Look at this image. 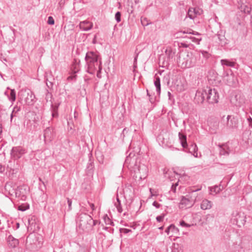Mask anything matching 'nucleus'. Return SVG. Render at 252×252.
Returning a JSON list of instances; mask_svg holds the SVG:
<instances>
[{
	"label": "nucleus",
	"instance_id": "obj_1",
	"mask_svg": "<svg viewBox=\"0 0 252 252\" xmlns=\"http://www.w3.org/2000/svg\"><path fill=\"white\" fill-rule=\"evenodd\" d=\"M85 59L87 65V71L90 74H94L98 69L96 75L97 77L100 78L102 66L101 61L98 62V56L94 52H88Z\"/></svg>",
	"mask_w": 252,
	"mask_h": 252
},
{
	"label": "nucleus",
	"instance_id": "obj_2",
	"mask_svg": "<svg viewBox=\"0 0 252 252\" xmlns=\"http://www.w3.org/2000/svg\"><path fill=\"white\" fill-rule=\"evenodd\" d=\"M78 226L84 231H88L93 227L94 220L86 213H81L78 217Z\"/></svg>",
	"mask_w": 252,
	"mask_h": 252
},
{
	"label": "nucleus",
	"instance_id": "obj_3",
	"mask_svg": "<svg viewBox=\"0 0 252 252\" xmlns=\"http://www.w3.org/2000/svg\"><path fill=\"white\" fill-rule=\"evenodd\" d=\"M206 95V100L210 104L216 103L218 102L219 95L217 90L215 89H211L210 88L205 90Z\"/></svg>",
	"mask_w": 252,
	"mask_h": 252
},
{
	"label": "nucleus",
	"instance_id": "obj_4",
	"mask_svg": "<svg viewBox=\"0 0 252 252\" xmlns=\"http://www.w3.org/2000/svg\"><path fill=\"white\" fill-rule=\"evenodd\" d=\"M20 96V99H23L28 105H32L34 102L35 95L30 90H22Z\"/></svg>",
	"mask_w": 252,
	"mask_h": 252
},
{
	"label": "nucleus",
	"instance_id": "obj_5",
	"mask_svg": "<svg viewBox=\"0 0 252 252\" xmlns=\"http://www.w3.org/2000/svg\"><path fill=\"white\" fill-rule=\"evenodd\" d=\"M137 169V171H135L136 174V177H138L140 179H145L148 173V167L144 164H139L138 166H136L134 167V170Z\"/></svg>",
	"mask_w": 252,
	"mask_h": 252
},
{
	"label": "nucleus",
	"instance_id": "obj_6",
	"mask_svg": "<svg viewBox=\"0 0 252 252\" xmlns=\"http://www.w3.org/2000/svg\"><path fill=\"white\" fill-rule=\"evenodd\" d=\"M43 136L45 143L51 142L55 136L54 128L48 127L44 130Z\"/></svg>",
	"mask_w": 252,
	"mask_h": 252
},
{
	"label": "nucleus",
	"instance_id": "obj_7",
	"mask_svg": "<svg viewBox=\"0 0 252 252\" xmlns=\"http://www.w3.org/2000/svg\"><path fill=\"white\" fill-rule=\"evenodd\" d=\"M26 153V150L22 147H14L11 150V155L15 159H17L22 157Z\"/></svg>",
	"mask_w": 252,
	"mask_h": 252
},
{
	"label": "nucleus",
	"instance_id": "obj_8",
	"mask_svg": "<svg viewBox=\"0 0 252 252\" xmlns=\"http://www.w3.org/2000/svg\"><path fill=\"white\" fill-rule=\"evenodd\" d=\"M37 220L36 218L32 216L28 219V230L31 232H34L39 229L38 224L37 223Z\"/></svg>",
	"mask_w": 252,
	"mask_h": 252
},
{
	"label": "nucleus",
	"instance_id": "obj_9",
	"mask_svg": "<svg viewBox=\"0 0 252 252\" xmlns=\"http://www.w3.org/2000/svg\"><path fill=\"white\" fill-rule=\"evenodd\" d=\"M206 93L205 90H198L196 91L195 96L194 97V102L197 104L202 103L206 100Z\"/></svg>",
	"mask_w": 252,
	"mask_h": 252
},
{
	"label": "nucleus",
	"instance_id": "obj_10",
	"mask_svg": "<svg viewBox=\"0 0 252 252\" xmlns=\"http://www.w3.org/2000/svg\"><path fill=\"white\" fill-rule=\"evenodd\" d=\"M194 1L192 0V4L194 6L190 7V19H193L197 15H200L203 13V10L197 5L194 4Z\"/></svg>",
	"mask_w": 252,
	"mask_h": 252
},
{
	"label": "nucleus",
	"instance_id": "obj_11",
	"mask_svg": "<svg viewBox=\"0 0 252 252\" xmlns=\"http://www.w3.org/2000/svg\"><path fill=\"white\" fill-rule=\"evenodd\" d=\"M226 126L228 129L235 128L237 127L238 121L233 116L228 115Z\"/></svg>",
	"mask_w": 252,
	"mask_h": 252
},
{
	"label": "nucleus",
	"instance_id": "obj_12",
	"mask_svg": "<svg viewBox=\"0 0 252 252\" xmlns=\"http://www.w3.org/2000/svg\"><path fill=\"white\" fill-rule=\"evenodd\" d=\"M190 34L194 36L190 35V40L195 44L197 45L199 44L200 41L202 40L201 34L190 29Z\"/></svg>",
	"mask_w": 252,
	"mask_h": 252
},
{
	"label": "nucleus",
	"instance_id": "obj_13",
	"mask_svg": "<svg viewBox=\"0 0 252 252\" xmlns=\"http://www.w3.org/2000/svg\"><path fill=\"white\" fill-rule=\"evenodd\" d=\"M37 241L36 238L32 235H29L26 239V245L29 249H34L35 243Z\"/></svg>",
	"mask_w": 252,
	"mask_h": 252
},
{
	"label": "nucleus",
	"instance_id": "obj_14",
	"mask_svg": "<svg viewBox=\"0 0 252 252\" xmlns=\"http://www.w3.org/2000/svg\"><path fill=\"white\" fill-rule=\"evenodd\" d=\"M80 61L77 59H74L71 65L70 70L72 73L76 74L80 70Z\"/></svg>",
	"mask_w": 252,
	"mask_h": 252
},
{
	"label": "nucleus",
	"instance_id": "obj_15",
	"mask_svg": "<svg viewBox=\"0 0 252 252\" xmlns=\"http://www.w3.org/2000/svg\"><path fill=\"white\" fill-rule=\"evenodd\" d=\"M238 8L241 12L245 14L249 13L251 9L249 4L248 3H244L243 0H241L240 2H239Z\"/></svg>",
	"mask_w": 252,
	"mask_h": 252
},
{
	"label": "nucleus",
	"instance_id": "obj_16",
	"mask_svg": "<svg viewBox=\"0 0 252 252\" xmlns=\"http://www.w3.org/2000/svg\"><path fill=\"white\" fill-rule=\"evenodd\" d=\"M179 139L180 142V143L184 149H188V145L187 141V136L186 134L182 132H179L178 134Z\"/></svg>",
	"mask_w": 252,
	"mask_h": 252
},
{
	"label": "nucleus",
	"instance_id": "obj_17",
	"mask_svg": "<svg viewBox=\"0 0 252 252\" xmlns=\"http://www.w3.org/2000/svg\"><path fill=\"white\" fill-rule=\"evenodd\" d=\"M79 26L83 31H88L92 28L93 24L89 21H84L80 22Z\"/></svg>",
	"mask_w": 252,
	"mask_h": 252
},
{
	"label": "nucleus",
	"instance_id": "obj_18",
	"mask_svg": "<svg viewBox=\"0 0 252 252\" xmlns=\"http://www.w3.org/2000/svg\"><path fill=\"white\" fill-rule=\"evenodd\" d=\"M8 245L12 248H16L18 246L19 240L14 238L12 235H9L7 238Z\"/></svg>",
	"mask_w": 252,
	"mask_h": 252
},
{
	"label": "nucleus",
	"instance_id": "obj_19",
	"mask_svg": "<svg viewBox=\"0 0 252 252\" xmlns=\"http://www.w3.org/2000/svg\"><path fill=\"white\" fill-rule=\"evenodd\" d=\"M136 159L137 157L135 156V154L130 153L126 158L125 165L129 167V164H131V160H132V162H136Z\"/></svg>",
	"mask_w": 252,
	"mask_h": 252
},
{
	"label": "nucleus",
	"instance_id": "obj_20",
	"mask_svg": "<svg viewBox=\"0 0 252 252\" xmlns=\"http://www.w3.org/2000/svg\"><path fill=\"white\" fill-rule=\"evenodd\" d=\"M189 204V198L185 196H182L179 204L180 209L184 210L188 208V205Z\"/></svg>",
	"mask_w": 252,
	"mask_h": 252
},
{
	"label": "nucleus",
	"instance_id": "obj_21",
	"mask_svg": "<svg viewBox=\"0 0 252 252\" xmlns=\"http://www.w3.org/2000/svg\"><path fill=\"white\" fill-rule=\"evenodd\" d=\"M208 126L211 133H216L219 127V123L217 121L208 122Z\"/></svg>",
	"mask_w": 252,
	"mask_h": 252
},
{
	"label": "nucleus",
	"instance_id": "obj_22",
	"mask_svg": "<svg viewBox=\"0 0 252 252\" xmlns=\"http://www.w3.org/2000/svg\"><path fill=\"white\" fill-rule=\"evenodd\" d=\"M207 77L209 81L211 82L212 83H213V81H215L218 80V76L217 73L216 71L214 70H211L208 72Z\"/></svg>",
	"mask_w": 252,
	"mask_h": 252
},
{
	"label": "nucleus",
	"instance_id": "obj_23",
	"mask_svg": "<svg viewBox=\"0 0 252 252\" xmlns=\"http://www.w3.org/2000/svg\"><path fill=\"white\" fill-rule=\"evenodd\" d=\"M4 94L6 95L10 101L13 104L16 99V91L14 89H11L10 94H8L7 92H5Z\"/></svg>",
	"mask_w": 252,
	"mask_h": 252
},
{
	"label": "nucleus",
	"instance_id": "obj_24",
	"mask_svg": "<svg viewBox=\"0 0 252 252\" xmlns=\"http://www.w3.org/2000/svg\"><path fill=\"white\" fill-rule=\"evenodd\" d=\"M212 202L207 199H204L201 204V208L202 210L210 209L212 206Z\"/></svg>",
	"mask_w": 252,
	"mask_h": 252
},
{
	"label": "nucleus",
	"instance_id": "obj_25",
	"mask_svg": "<svg viewBox=\"0 0 252 252\" xmlns=\"http://www.w3.org/2000/svg\"><path fill=\"white\" fill-rule=\"evenodd\" d=\"M197 151L198 148L195 144L190 145V154H191L195 158L200 157L201 156L200 153H199V156L198 155Z\"/></svg>",
	"mask_w": 252,
	"mask_h": 252
},
{
	"label": "nucleus",
	"instance_id": "obj_26",
	"mask_svg": "<svg viewBox=\"0 0 252 252\" xmlns=\"http://www.w3.org/2000/svg\"><path fill=\"white\" fill-rule=\"evenodd\" d=\"M199 117L196 112L190 113V124L195 125L198 122Z\"/></svg>",
	"mask_w": 252,
	"mask_h": 252
},
{
	"label": "nucleus",
	"instance_id": "obj_27",
	"mask_svg": "<svg viewBox=\"0 0 252 252\" xmlns=\"http://www.w3.org/2000/svg\"><path fill=\"white\" fill-rule=\"evenodd\" d=\"M220 62L222 65H226L230 67H234L236 64L235 62L230 61L227 59L221 60Z\"/></svg>",
	"mask_w": 252,
	"mask_h": 252
},
{
	"label": "nucleus",
	"instance_id": "obj_28",
	"mask_svg": "<svg viewBox=\"0 0 252 252\" xmlns=\"http://www.w3.org/2000/svg\"><path fill=\"white\" fill-rule=\"evenodd\" d=\"M220 155L227 156L229 154V150L227 145H223L220 147Z\"/></svg>",
	"mask_w": 252,
	"mask_h": 252
},
{
	"label": "nucleus",
	"instance_id": "obj_29",
	"mask_svg": "<svg viewBox=\"0 0 252 252\" xmlns=\"http://www.w3.org/2000/svg\"><path fill=\"white\" fill-rule=\"evenodd\" d=\"M154 85L156 87V90L158 94L160 93V78L158 76L155 77V80L154 81Z\"/></svg>",
	"mask_w": 252,
	"mask_h": 252
},
{
	"label": "nucleus",
	"instance_id": "obj_30",
	"mask_svg": "<svg viewBox=\"0 0 252 252\" xmlns=\"http://www.w3.org/2000/svg\"><path fill=\"white\" fill-rule=\"evenodd\" d=\"M200 189H193L192 188H190L189 189L190 190V194L191 193V195L190 196V202L191 201H193L194 202H195L197 201L196 197H195V193L197 191L199 190Z\"/></svg>",
	"mask_w": 252,
	"mask_h": 252
},
{
	"label": "nucleus",
	"instance_id": "obj_31",
	"mask_svg": "<svg viewBox=\"0 0 252 252\" xmlns=\"http://www.w3.org/2000/svg\"><path fill=\"white\" fill-rule=\"evenodd\" d=\"M58 107L59 105H54L51 104L52 116L53 118H57L58 117Z\"/></svg>",
	"mask_w": 252,
	"mask_h": 252
},
{
	"label": "nucleus",
	"instance_id": "obj_32",
	"mask_svg": "<svg viewBox=\"0 0 252 252\" xmlns=\"http://www.w3.org/2000/svg\"><path fill=\"white\" fill-rule=\"evenodd\" d=\"M192 217L193 222L191 224H190V226L191 225H197V223H199L201 220V217L199 215L194 214L192 215Z\"/></svg>",
	"mask_w": 252,
	"mask_h": 252
},
{
	"label": "nucleus",
	"instance_id": "obj_33",
	"mask_svg": "<svg viewBox=\"0 0 252 252\" xmlns=\"http://www.w3.org/2000/svg\"><path fill=\"white\" fill-rule=\"evenodd\" d=\"M245 219L246 217L245 216H244L243 214H242V217H241V213H238L237 214V216H236L235 219L236 220L237 223L240 221L242 224H244L246 222V220H245Z\"/></svg>",
	"mask_w": 252,
	"mask_h": 252
},
{
	"label": "nucleus",
	"instance_id": "obj_34",
	"mask_svg": "<svg viewBox=\"0 0 252 252\" xmlns=\"http://www.w3.org/2000/svg\"><path fill=\"white\" fill-rule=\"evenodd\" d=\"M104 220L106 224L114 226V222L110 220L107 215L104 216Z\"/></svg>",
	"mask_w": 252,
	"mask_h": 252
},
{
	"label": "nucleus",
	"instance_id": "obj_35",
	"mask_svg": "<svg viewBox=\"0 0 252 252\" xmlns=\"http://www.w3.org/2000/svg\"><path fill=\"white\" fill-rule=\"evenodd\" d=\"M117 201L118 203H115V206L119 213H122L123 211L122 207L121 204V201L118 197H117Z\"/></svg>",
	"mask_w": 252,
	"mask_h": 252
},
{
	"label": "nucleus",
	"instance_id": "obj_36",
	"mask_svg": "<svg viewBox=\"0 0 252 252\" xmlns=\"http://www.w3.org/2000/svg\"><path fill=\"white\" fill-rule=\"evenodd\" d=\"M52 94L47 90H46L45 99L47 102L52 101Z\"/></svg>",
	"mask_w": 252,
	"mask_h": 252
},
{
	"label": "nucleus",
	"instance_id": "obj_37",
	"mask_svg": "<svg viewBox=\"0 0 252 252\" xmlns=\"http://www.w3.org/2000/svg\"><path fill=\"white\" fill-rule=\"evenodd\" d=\"M171 227V231L173 232V234H177L179 232V229L177 227H176L174 224L170 225Z\"/></svg>",
	"mask_w": 252,
	"mask_h": 252
},
{
	"label": "nucleus",
	"instance_id": "obj_38",
	"mask_svg": "<svg viewBox=\"0 0 252 252\" xmlns=\"http://www.w3.org/2000/svg\"><path fill=\"white\" fill-rule=\"evenodd\" d=\"M141 22L143 26H146L150 24L148 21L147 18L144 17H141Z\"/></svg>",
	"mask_w": 252,
	"mask_h": 252
},
{
	"label": "nucleus",
	"instance_id": "obj_39",
	"mask_svg": "<svg viewBox=\"0 0 252 252\" xmlns=\"http://www.w3.org/2000/svg\"><path fill=\"white\" fill-rule=\"evenodd\" d=\"M21 110V106H18V103L17 102L16 105L13 107L12 112L13 113L17 114Z\"/></svg>",
	"mask_w": 252,
	"mask_h": 252
},
{
	"label": "nucleus",
	"instance_id": "obj_40",
	"mask_svg": "<svg viewBox=\"0 0 252 252\" xmlns=\"http://www.w3.org/2000/svg\"><path fill=\"white\" fill-rule=\"evenodd\" d=\"M217 37L220 41V42L219 43V44H222L225 43V42L223 41L225 39L224 36L218 34L217 35Z\"/></svg>",
	"mask_w": 252,
	"mask_h": 252
},
{
	"label": "nucleus",
	"instance_id": "obj_41",
	"mask_svg": "<svg viewBox=\"0 0 252 252\" xmlns=\"http://www.w3.org/2000/svg\"><path fill=\"white\" fill-rule=\"evenodd\" d=\"M115 18L116 20V21L119 23L121 20V13L120 12L118 11L116 13L115 15Z\"/></svg>",
	"mask_w": 252,
	"mask_h": 252
},
{
	"label": "nucleus",
	"instance_id": "obj_42",
	"mask_svg": "<svg viewBox=\"0 0 252 252\" xmlns=\"http://www.w3.org/2000/svg\"><path fill=\"white\" fill-rule=\"evenodd\" d=\"M220 188L218 186H215L214 187H211L210 188V190L211 192H215L216 193H218L220 191Z\"/></svg>",
	"mask_w": 252,
	"mask_h": 252
},
{
	"label": "nucleus",
	"instance_id": "obj_43",
	"mask_svg": "<svg viewBox=\"0 0 252 252\" xmlns=\"http://www.w3.org/2000/svg\"><path fill=\"white\" fill-rule=\"evenodd\" d=\"M150 191L151 193V197L153 196H157L158 195V192L157 190H155L152 189H150Z\"/></svg>",
	"mask_w": 252,
	"mask_h": 252
},
{
	"label": "nucleus",
	"instance_id": "obj_44",
	"mask_svg": "<svg viewBox=\"0 0 252 252\" xmlns=\"http://www.w3.org/2000/svg\"><path fill=\"white\" fill-rule=\"evenodd\" d=\"M180 225L182 227L188 228L189 227V224L186 222L184 220H181L180 221Z\"/></svg>",
	"mask_w": 252,
	"mask_h": 252
},
{
	"label": "nucleus",
	"instance_id": "obj_45",
	"mask_svg": "<svg viewBox=\"0 0 252 252\" xmlns=\"http://www.w3.org/2000/svg\"><path fill=\"white\" fill-rule=\"evenodd\" d=\"M190 67L191 66H194L196 64V58H194V57H191L190 58Z\"/></svg>",
	"mask_w": 252,
	"mask_h": 252
},
{
	"label": "nucleus",
	"instance_id": "obj_46",
	"mask_svg": "<svg viewBox=\"0 0 252 252\" xmlns=\"http://www.w3.org/2000/svg\"><path fill=\"white\" fill-rule=\"evenodd\" d=\"M47 23L50 25H53L55 24L54 19L52 16H49L48 17Z\"/></svg>",
	"mask_w": 252,
	"mask_h": 252
},
{
	"label": "nucleus",
	"instance_id": "obj_47",
	"mask_svg": "<svg viewBox=\"0 0 252 252\" xmlns=\"http://www.w3.org/2000/svg\"><path fill=\"white\" fill-rule=\"evenodd\" d=\"M164 214H162L160 216H158L156 217V220H157V221L158 222H161L163 221V219L164 218Z\"/></svg>",
	"mask_w": 252,
	"mask_h": 252
},
{
	"label": "nucleus",
	"instance_id": "obj_48",
	"mask_svg": "<svg viewBox=\"0 0 252 252\" xmlns=\"http://www.w3.org/2000/svg\"><path fill=\"white\" fill-rule=\"evenodd\" d=\"M76 77H77V75H75V74H73L71 72V75H70L69 76H68L67 77V80H76Z\"/></svg>",
	"mask_w": 252,
	"mask_h": 252
},
{
	"label": "nucleus",
	"instance_id": "obj_49",
	"mask_svg": "<svg viewBox=\"0 0 252 252\" xmlns=\"http://www.w3.org/2000/svg\"><path fill=\"white\" fill-rule=\"evenodd\" d=\"M120 231L122 233L126 234V233H128V232L131 231V230L130 229H127V228H122L120 229Z\"/></svg>",
	"mask_w": 252,
	"mask_h": 252
},
{
	"label": "nucleus",
	"instance_id": "obj_50",
	"mask_svg": "<svg viewBox=\"0 0 252 252\" xmlns=\"http://www.w3.org/2000/svg\"><path fill=\"white\" fill-rule=\"evenodd\" d=\"M67 204H68V210H71L72 201L69 198H67Z\"/></svg>",
	"mask_w": 252,
	"mask_h": 252
},
{
	"label": "nucleus",
	"instance_id": "obj_51",
	"mask_svg": "<svg viewBox=\"0 0 252 252\" xmlns=\"http://www.w3.org/2000/svg\"><path fill=\"white\" fill-rule=\"evenodd\" d=\"M185 33H186L185 32H178L176 33V35H177L176 37L177 38L184 37V36H183L182 34H184Z\"/></svg>",
	"mask_w": 252,
	"mask_h": 252
},
{
	"label": "nucleus",
	"instance_id": "obj_52",
	"mask_svg": "<svg viewBox=\"0 0 252 252\" xmlns=\"http://www.w3.org/2000/svg\"><path fill=\"white\" fill-rule=\"evenodd\" d=\"M177 185V184H176L175 185H173L171 188V191L175 193L176 192V186Z\"/></svg>",
	"mask_w": 252,
	"mask_h": 252
},
{
	"label": "nucleus",
	"instance_id": "obj_53",
	"mask_svg": "<svg viewBox=\"0 0 252 252\" xmlns=\"http://www.w3.org/2000/svg\"><path fill=\"white\" fill-rule=\"evenodd\" d=\"M137 165H136V162H132V160H131V164H129L128 168H133L134 169V167H135Z\"/></svg>",
	"mask_w": 252,
	"mask_h": 252
},
{
	"label": "nucleus",
	"instance_id": "obj_54",
	"mask_svg": "<svg viewBox=\"0 0 252 252\" xmlns=\"http://www.w3.org/2000/svg\"><path fill=\"white\" fill-rule=\"evenodd\" d=\"M128 130H129L128 129H127L126 128H125L123 129L122 133V135H123V137H124L125 136V134H126L128 132Z\"/></svg>",
	"mask_w": 252,
	"mask_h": 252
},
{
	"label": "nucleus",
	"instance_id": "obj_55",
	"mask_svg": "<svg viewBox=\"0 0 252 252\" xmlns=\"http://www.w3.org/2000/svg\"><path fill=\"white\" fill-rule=\"evenodd\" d=\"M153 205L155 207H156L157 208H159L160 207V204L158 203L156 201H154L153 203Z\"/></svg>",
	"mask_w": 252,
	"mask_h": 252
},
{
	"label": "nucleus",
	"instance_id": "obj_56",
	"mask_svg": "<svg viewBox=\"0 0 252 252\" xmlns=\"http://www.w3.org/2000/svg\"><path fill=\"white\" fill-rule=\"evenodd\" d=\"M247 120L249 122V126L252 128V118L250 116L248 118Z\"/></svg>",
	"mask_w": 252,
	"mask_h": 252
},
{
	"label": "nucleus",
	"instance_id": "obj_57",
	"mask_svg": "<svg viewBox=\"0 0 252 252\" xmlns=\"http://www.w3.org/2000/svg\"><path fill=\"white\" fill-rule=\"evenodd\" d=\"M170 225L166 229L165 232L168 235L169 232L171 231Z\"/></svg>",
	"mask_w": 252,
	"mask_h": 252
},
{
	"label": "nucleus",
	"instance_id": "obj_58",
	"mask_svg": "<svg viewBox=\"0 0 252 252\" xmlns=\"http://www.w3.org/2000/svg\"><path fill=\"white\" fill-rule=\"evenodd\" d=\"M46 85L49 88H50L52 87L53 83L51 82H49V83L46 82Z\"/></svg>",
	"mask_w": 252,
	"mask_h": 252
},
{
	"label": "nucleus",
	"instance_id": "obj_59",
	"mask_svg": "<svg viewBox=\"0 0 252 252\" xmlns=\"http://www.w3.org/2000/svg\"><path fill=\"white\" fill-rule=\"evenodd\" d=\"M16 114H15L14 113H13V112H12L11 115H10V121L12 122V119L14 117H16Z\"/></svg>",
	"mask_w": 252,
	"mask_h": 252
},
{
	"label": "nucleus",
	"instance_id": "obj_60",
	"mask_svg": "<svg viewBox=\"0 0 252 252\" xmlns=\"http://www.w3.org/2000/svg\"><path fill=\"white\" fill-rule=\"evenodd\" d=\"M184 57V55H183V52H182V53H181V54H180V56H179V60H180V62H181V59H182V58H183V59H185Z\"/></svg>",
	"mask_w": 252,
	"mask_h": 252
},
{
	"label": "nucleus",
	"instance_id": "obj_61",
	"mask_svg": "<svg viewBox=\"0 0 252 252\" xmlns=\"http://www.w3.org/2000/svg\"><path fill=\"white\" fill-rule=\"evenodd\" d=\"M91 209L93 210H95V207H94V204L93 203H91L90 205Z\"/></svg>",
	"mask_w": 252,
	"mask_h": 252
},
{
	"label": "nucleus",
	"instance_id": "obj_62",
	"mask_svg": "<svg viewBox=\"0 0 252 252\" xmlns=\"http://www.w3.org/2000/svg\"><path fill=\"white\" fill-rule=\"evenodd\" d=\"M181 46L184 47H188V45L186 44V43H181Z\"/></svg>",
	"mask_w": 252,
	"mask_h": 252
},
{
	"label": "nucleus",
	"instance_id": "obj_63",
	"mask_svg": "<svg viewBox=\"0 0 252 252\" xmlns=\"http://www.w3.org/2000/svg\"><path fill=\"white\" fill-rule=\"evenodd\" d=\"M137 57H138V55H136V56L134 58V63H136L137 62Z\"/></svg>",
	"mask_w": 252,
	"mask_h": 252
},
{
	"label": "nucleus",
	"instance_id": "obj_64",
	"mask_svg": "<svg viewBox=\"0 0 252 252\" xmlns=\"http://www.w3.org/2000/svg\"><path fill=\"white\" fill-rule=\"evenodd\" d=\"M16 225V229H17L19 228L20 224H19V223L17 222Z\"/></svg>",
	"mask_w": 252,
	"mask_h": 252
}]
</instances>
